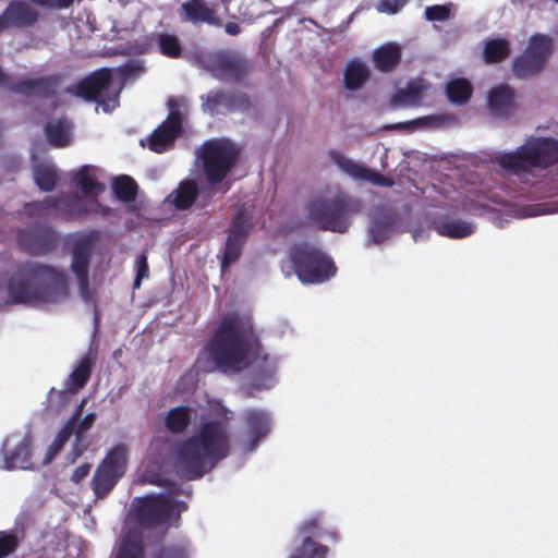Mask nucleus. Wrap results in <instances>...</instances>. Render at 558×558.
I'll return each mask as SVG.
<instances>
[{
	"label": "nucleus",
	"mask_w": 558,
	"mask_h": 558,
	"mask_svg": "<svg viewBox=\"0 0 558 558\" xmlns=\"http://www.w3.org/2000/svg\"><path fill=\"white\" fill-rule=\"evenodd\" d=\"M472 85L465 78H456L450 81L446 87L448 99L458 105H463L469 101L472 96Z\"/></svg>",
	"instance_id": "c9c22d12"
},
{
	"label": "nucleus",
	"mask_w": 558,
	"mask_h": 558,
	"mask_svg": "<svg viewBox=\"0 0 558 558\" xmlns=\"http://www.w3.org/2000/svg\"><path fill=\"white\" fill-rule=\"evenodd\" d=\"M511 53V47L505 38H493L485 41L483 60L486 64H496L505 61Z\"/></svg>",
	"instance_id": "72a5a7b5"
},
{
	"label": "nucleus",
	"mask_w": 558,
	"mask_h": 558,
	"mask_svg": "<svg viewBox=\"0 0 558 558\" xmlns=\"http://www.w3.org/2000/svg\"><path fill=\"white\" fill-rule=\"evenodd\" d=\"M429 85L424 80H411L404 88L398 89L391 97L395 107H418L424 92Z\"/></svg>",
	"instance_id": "cd10ccee"
},
{
	"label": "nucleus",
	"mask_w": 558,
	"mask_h": 558,
	"mask_svg": "<svg viewBox=\"0 0 558 558\" xmlns=\"http://www.w3.org/2000/svg\"><path fill=\"white\" fill-rule=\"evenodd\" d=\"M496 162L510 174L527 172L531 167L546 169L558 162V140L531 138L512 153L498 154Z\"/></svg>",
	"instance_id": "39448f33"
},
{
	"label": "nucleus",
	"mask_w": 558,
	"mask_h": 558,
	"mask_svg": "<svg viewBox=\"0 0 558 558\" xmlns=\"http://www.w3.org/2000/svg\"><path fill=\"white\" fill-rule=\"evenodd\" d=\"M19 247L31 255H47L58 245L56 232L47 226L20 229L16 234Z\"/></svg>",
	"instance_id": "2eb2a0df"
},
{
	"label": "nucleus",
	"mask_w": 558,
	"mask_h": 558,
	"mask_svg": "<svg viewBox=\"0 0 558 558\" xmlns=\"http://www.w3.org/2000/svg\"><path fill=\"white\" fill-rule=\"evenodd\" d=\"M149 276V268H148V262H147V255L146 253H142L137 257L136 262V276L134 280V289H138L141 287V282L143 279L148 278Z\"/></svg>",
	"instance_id": "09e8293b"
},
{
	"label": "nucleus",
	"mask_w": 558,
	"mask_h": 558,
	"mask_svg": "<svg viewBox=\"0 0 558 558\" xmlns=\"http://www.w3.org/2000/svg\"><path fill=\"white\" fill-rule=\"evenodd\" d=\"M61 75L52 74L38 78H25L11 85V92L26 97L38 96L40 98H53L57 95Z\"/></svg>",
	"instance_id": "aec40b11"
},
{
	"label": "nucleus",
	"mask_w": 558,
	"mask_h": 558,
	"mask_svg": "<svg viewBox=\"0 0 558 558\" xmlns=\"http://www.w3.org/2000/svg\"><path fill=\"white\" fill-rule=\"evenodd\" d=\"M193 410L186 405L172 408L165 417V426L172 434L183 433L191 424Z\"/></svg>",
	"instance_id": "f704fd0d"
},
{
	"label": "nucleus",
	"mask_w": 558,
	"mask_h": 558,
	"mask_svg": "<svg viewBox=\"0 0 558 558\" xmlns=\"http://www.w3.org/2000/svg\"><path fill=\"white\" fill-rule=\"evenodd\" d=\"M10 28L7 20L3 14H0V35L7 29Z\"/></svg>",
	"instance_id": "680f3d73"
},
{
	"label": "nucleus",
	"mask_w": 558,
	"mask_h": 558,
	"mask_svg": "<svg viewBox=\"0 0 558 558\" xmlns=\"http://www.w3.org/2000/svg\"><path fill=\"white\" fill-rule=\"evenodd\" d=\"M16 81H12L10 76L2 71L0 68V85L11 90V85L14 84Z\"/></svg>",
	"instance_id": "13d9d810"
},
{
	"label": "nucleus",
	"mask_w": 558,
	"mask_h": 558,
	"mask_svg": "<svg viewBox=\"0 0 558 558\" xmlns=\"http://www.w3.org/2000/svg\"><path fill=\"white\" fill-rule=\"evenodd\" d=\"M390 226L384 221H375L369 227V233L376 243L385 241L389 236Z\"/></svg>",
	"instance_id": "8fccbe9b"
},
{
	"label": "nucleus",
	"mask_w": 558,
	"mask_h": 558,
	"mask_svg": "<svg viewBox=\"0 0 558 558\" xmlns=\"http://www.w3.org/2000/svg\"><path fill=\"white\" fill-rule=\"evenodd\" d=\"M553 41L546 35H533L526 49L512 61V72L518 78H529L541 73L551 53Z\"/></svg>",
	"instance_id": "9b49d317"
},
{
	"label": "nucleus",
	"mask_w": 558,
	"mask_h": 558,
	"mask_svg": "<svg viewBox=\"0 0 558 558\" xmlns=\"http://www.w3.org/2000/svg\"><path fill=\"white\" fill-rule=\"evenodd\" d=\"M169 106L174 107L172 100L169 101ZM182 123V113L178 109L171 108L167 119L147 138V147L157 154L167 151L181 135L183 131Z\"/></svg>",
	"instance_id": "dca6fc26"
},
{
	"label": "nucleus",
	"mask_w": 558,
	"mask_h": 558,
	"mask_svg": "<svg viewBox=\"0 0 558 558\" xmlns=\"http://www.w3.org/2000/svg\"><path fill=\"white\" fill-rule=\"evenodd\" d=\"M214 367L222 373L240 372L257 360L267 361L252 319L238 314L225 317L205 347Z\"/></svg>",
	"instance_id": "f03ea898"
},
{
	"label": "nucleus",
	"mask_w": 558,
	"mask_h": 558,
	"mask_svg": "<svg viewBox=\"0 0 558 558\" xmlns=\"http://www.w3.org/2000/svg\"><path fill=\"white\" fill-rule=\"evenodd\" d=\"M433 226L439 235L451 239H462L473 234L475 231V226L472 222L453 219L449 216L436 218Z\"/></svg>",
	"instance_id": "c85d7f7f"
},
{
	"label": "nucleus",
	"mask_w": 558,
	"mask_h": 558,
	"mask_svg": "<svg viewBox=\"0 0 558 558\" xmlns=\"http://www.w3.org/2000/svg\"><path fill=\"white\" fill-rule=\"evenodd\" d=\"M73 183L82 191L85 197L90 198L89 207L86 205L78 206L77 215L98 214L107 216L109 208L98 202V195L105 192V184L96 179V168L89 165L83 166L74 175Z\"/></svg>",
	"instance_id": "4468645a"
},
{
	"label": "nucleus",
	"mask_w": 558,
	"mask_h": 558,
	"mask_svg": "<svg viewBox=\"0 0 558 558\" xmlns=\"http://www.w3.org/2000/svg\"><path fill=\"white\" fill-rule=\"evenodd\" d=\"M225 31L228 35L236 36L241 33V27L235 22H228L225 25Z\"/></svg>",
	"instance_id": "4d7b16f0"
},
{
	"label": "nucleus",
	"mask_w": 558,
	"mask_h": 558,
	"mask_svg": "<svg viewBox=\"0 0 558 558\" xmlns=\"http://www.w3.org/2000/svg\"><path fill=\"white\" fill-rule=\"evenodd\" d=\"M159 485H163L166 486L167 490L171 494V495H178L180 493V487L178 484L173 483V482H167V483H158Z\"/></svg>",
	"instance_id": "bf43d9fd"
},
{
	"label": "nucleus",
	"mask_w": 558,
	"mask_h": 558,
	"mask_svg": "<svg viewBox=\"0 0 558 558\" xmlns=\"http://www.w3.org/2000/svg\"><path fill=\"white\" fill-rule=\"evenodd\" d=\"M83 410V404H80L73 415L69 418V421L65 423V425L59 430L54 440L49 446L47 450L46 458L44 460L45 464L50 463L53 458L58 454V452L62 449V447L65 445V442L70 439V437L73 435V429L75 426V420L81 416Z\"/></svg>",
	"instance_id": "2f4dec72"
},
{
	"label": "nucleus",
	"mask_w": 558,
	"mask_h": 558,
	"mask_svg": "<svg viewBox=\"0 0 558 558\" xmlns=\"http://www.w3.org/2000/svg\"><path fill=\"white\" fill-rule=\"evenodd\" d=\"M361 202L345 194L317 198L307 204V218L319 230L344 233L352 215L361 210Z\"/></svg>",
	"instance_id": "423d86ee"
},
{
	"label": "nucleus",
	"mask_w": 558,
	"mask_h": 558,
	"mask_svg": "<svg viewBox=\"0 0 558 558\" xmlns=\"http://www.w3.org/2000/svg\"><path fill=\"white\" fill-rule=\"evenodd\" d=\"M153 558H189V544L184 541L161 546Z\"/></svg>",
	"instance_id": "37998d69"
},
{
	"label": "nucleus",
	"mask_w": 558,
	"mask_h": 558,
	"mask_svg": "<svg viewBox=\"0 0 558 558\" xmlns=\"http://www.w3.org/2000/svg\"><path fill=\"white\" fill-rule=\"evenodd\" d=\"M298 534L303 538L310 537V541L314 538L323 539L329 538L333 542L338 539V534L333 530H325L322 525V515L315 514L305 521L298 527Z\"/></svg>",
	"instance_id": "7c9ffc66"
},
{
	"label": "nucleus",
	"mask_w": 558,
	"mask_h": 558,
	"mask_svg": "<svg viewBox=\"0 0 558 558\" xmlns=\"http://www.w3.org/2000/svg\"><path fill=\"white\" fill-rule=\"evenodd\" d=\"M239 156L238 145L225 137L205 141L197 149V158L211 185L221 183L228 177L238 162Z\"/></svg>",
	"instance_id": "6e6552de"
},
{
	"label": "nucleus",
	"mask_w": 558,
	"mask_h": 558,
	"mask_svg": "<svg viewBox=\"0 0 558 558\" xmlns=\"http://www.w3.org/2000/svg\"><path fill=\"white\" fill-rule=\"evenodd\" d=\"M10 439H5L0 450V470L33 469L31 440L23 437L13 449L9 448Z\"/></svg>",
	"instance_id": "412c9836"
},
{
	"label": "nucleus",
	"mask_w": 558,
	"mask_h": 558,
	"mask_svg": "<svg viewBox=\"0 0 558 558\" xmlns=\"http://www.w3.org/2000/svg\"><path fill=\"white\" fill-rule=\"evenodd\" d=\"M73 393L66 387L63 390L51 388L47 395L46 410L54 414L61 412L70 402V397Z\"/></svg>",
	"instance_id": "a19ab883"
},
{
	"label": "nucleus",
	"mask_w": 558,
	"mask_h": 558,
	"mask_svg": "<svg viewBox=\"0 0 558 558\" xmlns=\"http://www.w3.org/2000/svg\"><path fill=\"white\" fill-rule=\"evenodd\" d=\"M34 180L41 191L51 192L54 190L58 182L57 170L51 166H36L34 169Z\"/></svg>",
	"instance_id": "4c0bfd02"
},
{
	"label": "nucleus",
	"mask_w": 558,
	"mask_h": 558,
	"mask_svg": "<svg viewBox=\"0 0 558 558\" xmlns=\"http://www.w3.org/2000/svg\"><path fill=\"white\" fill-rule=\"evenodd\" d=\"M402 59L400 44L390 41L377 47L372 53L374 68L381 73H390L397 69Z\"/></svg>",
	"instance_id": "b1692460"
},
{
	"label": "nucleus",
	"mask_w": 558,
	"mask_h": 558,
	"mask_svg": "<svg viewBox=\"0 0 558 558\" xmlns=\"http://www.w3.org/2000/svg\"><path fill=\"white\" fill-rule=\"evenodd\" d=\"M128 464V449L124 445L112 447L97 466L90 487L97 499L106 498L123 476Z\"/></svg>",
	"instance_id": "9d476101"
},
{
	"label": "nucleus",
	"mask_w": 558,
	"mask_h": 558,
	"mask_svg": "<svg viewBox=\"0 0 558 558\" xmlns=\"http://www.w3.org/2000/svg\"><path fill=\"white\" fill-rule=\"evenodd\" d=\"M174 512L170 495L154 494L137 499L134 518L138 526L130 527L122 536L114 558H145L144 535L141 527L155 530L170 525Z\"/></svg>",
	"instance_id": "20e7f679"
},
{
	"label": "nucleus",
	"mask_w": 558,
	"mask_h": 558,
	"mask_svg": "<svg viewBox=\"0 0 558 558\" xmlns=\"http://www.w3.org/2000/svg\"><path fill=\"white\" fill-rule=\"evenodd\" d=\"M437 120H438V118H436L434 116L422 117V118L414 119L412 121L398 123L395 125V129H414L416 126H424L429 123H435V122H437Z\"/></svg>",
	"instance_id": "3c124183"
},
{
	"label": "nucleus",
	"mask_w": 558,
	"mask_h": 558,
	"mask_svg": "<svg viewBox=\"0 0 558 558\" xmlns=\"http://www.w3.org/2000/svg\"><path fill=\"white\" fill-rule=\"evenodd\" d=\"M96 421L95 413H88L85 417L78 422V417L75 420V426L73 429V435L77 438V441H82L84 434L88 432Z\"/></svg>",
	"instance_id": "de8ad7c7"
},
{
	"label": "nucleus",
	"mask_w": 558,
	"mask_h": 558,
	"mask_svg": "<svg viewBox=\"0 0 558 558\" xmlns=\"http://www.w3.org/2000/svg\"><path fill=\"white\" fill-rule=\"evenodd\" d=\"M252 228L253 220L251 210L245 204H243L235 209L227 230L228 235L221 262L222 268L239 259Z\"/></svg>",
	"instance_id": "f8f14e48"
},
{
	"label": "nucleus",
	"mask_w": 558,
	"mask_h": 558,
	"mask_svg": "<svg viewBox=\"0 0 558 558\" xmlns=\"http://www.w3.org/2000/svg\"><path fill=\"white\" fill-rule=\"evenodd\" d=\"M112 78V71L108 68H101L82 78L75 86L68 87L65 93L75 95L86 101H96L106 107L107 104L102 99V95L110 87Z\"/></svg>",
	"instance_id": "f3484780"
},
{
	"label": "nucleus",
	"mask_w": 558,
	"mask_h": 558,
	"mask_svg": "<svg viewBox=\"0 0 558 558\" xmlns=\"http://www.w3.org/2000/svg\"><path fill=\"white\" fill-rule=\"evenodd\" d=\"M403 4V0H379L377 9L379 12L396 14Z\"/></svg>",
	"instance_id": "603ef678"
},
{
	"label": "nucleus",
	"mask_w": 558,
	"mask_h": 558,
	"mask_svg": "<svg viewBox=\"0 0 558 558\" xmlns=\"http://www.w3.org/2000/svg\"><path fill=\"white\" fill-rule=\"evenodd\" d=\"M329 158L341 171L354 180L369 182L377 186H391L393 184L390 178L354 162L339 150L331 149L329 151Z\"/></svg>",
	"instance_id": "6ab92c4d"
},
{
	"label": "nucleus",
	"mask_w": 558,
	"mask_h": 558,
	"mask_svg": "<svg viewBox=\"0 0 558 558\" xmlns=\"http://www.w3.org/2000/svg\"><path fill=\"white\" fill-rule=\"evenodd\" d=\"M202 109L210 116L245 112L251 108L250 97L238 89H213L201 96Z\"/></svg>",
	"instance_id": "ddd939ff"
},
{
	"label": "nucleus",
	"mask_w": 558,
	"mask_h": 558,
	"mask_svg": "<svg viewBox=\"0 0 558 558\" xmlns=\"http://www.w3.org/2000/svg\"><path fill=\"white\" fill-rule=\"evenodd\" d=\"M289 258L293 271L304 284H319L335 276L333 260L320 248L307 243L295 244L290 248Z\"/></svg>",
	"instance_id": "0eeeda50"
},
{
	"label": "nucleus",
	"mask_w": 558,
	"mask_h": 558,
	"mask_svg": "<svg viewBox=\"0 0 558 558\" xmlns=\"http://www.w3.org/2000/svg\"><path fill=\"white\" fill-rule=\"evenodd\" d=\"M160 52L168 58H179L182 53V45L179 38L169 33H161L157 37Z\"/></svg>",
	"instance_id": "79ce46f5"
},
{
	"label": "nucleus",
	"mask_w": 558,
	"mask_h": 558,
	"mask_svg": "<svg viewBox=\"0 0 558 558\" xmlns=\"http://www.w3.org/2000/svg\"><path fill=\"white\" fill-rule=\"evenodd\" d=\"M424 14L427 21L444 22L450 17V10L446 5L436 4L427 7Z\"/></svg>",
	"instance_id": "49530a36"
},
{
	"label": "nucleus",
	"mask_w": 558,
	"mask_h": 558,
	"mask_svg": "<svg viewBox=\"0 0 558 558\" xmlns=\"http://www.w3.org/2000/svg\"><path fill=\"white\" fill-rule=\"evenodd\" d=\"M174 511H177V521H180V513L187 509V506L184 501H178L173 499Z\"/></svg>",
	"instance_id": "052dcab7"
},
{
	"label": "nucleus",
	"mask_w": 558,
	"mask_h": 558,
	"mask_svg": "<svg viewBox=\"0 0 558 558\" xmlns=\"http://www.w3.org/2000/svg\"><path fill=\"white\" fill-rule=\"evenodd\" d=\"M217 415L218 418L202 423L194 435L175 446L173 466L179 477L198 480L230 454L227 425L232 412L220 405Z\"/></svg>",
	"instance_id": "f257e3e1"
},
{
	"label": "nucleus",
	"mask_w": 558,
	"mask_h": 558,
	"mask_svg": "<svg viewBox=\"0 0 558 558\" xmlns=\"http://www.w3.org/2000/svg\"><path fill=\"white\" fill-rule=\"evenodd\" d=\"M20 545V539L14 532L0 531V558L13 554Z\"/></svg>",
	"instance_id": "a18cd8bd"
},
{
	"label": "nucleus",
	"mask_w": 558,
	"mask_h": 558,
	"mask_svg": "<svg viewBox=\"0 0 558 558\" xmlns=\"http://www.w3.org/2000/svg\"><path fill=\"white\" fill-rule=\"evenodd\" d=\"M90 468L89 463L78 465L71 474V481L75 484L81 483L89 474Z\"/></svg>",
	"instance_id": "5fc2aeb1"
},
{
	"label": "nucleus",
	"mask_w": 558,
	"mask_h": 558,
	"mask_svg": "<svg viewBox=\"0 0 558 558\" xmlns=\"http://www.w3.org/2000/svg\"><path fill=\"white\" fill-rule=\"evenodd\" d=\"M487 102L493 114L508 118L515 108L514 90L507 84L494 87L488 93Z\"/></svg>",
	"instance_id": "393cba45"
},
{
	"label": "nucleus",
	"mask_w": 558,
	"mask_h": 558,
	"mask_svg": "<svg viewBox=\"0 0 558 558\" xmlns=\"http://www.w3.org/2000/svg\"><path fill=\"white\" fill-rule=\"evenodd\" d=\"M60 201V197L48 196L43 202L25 204V210L31 215H47L50 210L59 207Z\"/></svg>",
	"instance_id": "c03bdc74"
},
{
	"label": "nucleus",
	"mask_w": 558,
	"mask_h": 558,
	"mask_svg": "<svg viewBox=\"0 0 558 558\" xmlns=\"http://www.w3.org/2000/svg\"><path fill=\"white\" fill-rule=\"evenodd\" d=\"M556 2H558V0H555Z\"/></svg>",
	"instance_id": "e2e57ef3"
},
{
	"label": "nucleus",
	"mask_w": 558,
	"mask_h": 558,
	"mask_svg": "<svg viewBox=\"0 0 558 558\" xmlns=\"http://www.w3.org/2000/svg\"><path fill=\"white\" fill-rule=\"evenodd\" d=\"M81 442L82 441H77V438L75 437V444H74L73 450L71 452V454H72L71 462H74L85 451L86 446H82Z\"/></svg>",
	"instance_id": "6e6d98bb"
},
{
	"label": "nucleus",
	"mask_w": 558,
	"mask_h": 558,
	"mask_svg": "<svg viewBox=\"0 0 558 558\" xmlns=\"http://www.w3.org/2000/svg\"><path fill=\"white\" fill-rule=\"evenodd\" d=\"M369 70L360 60H351L344 69V87L349 90L360 89L369 78Z\"/></svg>",
	"instance_id": "473e14b6"
},
{
	"label": "nucleus",
	"mask_w": 558,
	"mask_h": 558,
	"mask_svg": "<svg viewBox=\"0 0 558 558\" xmlns=\"http://www.w3.org/2000/svg\"><path fill=\"white\" fill-rule=\"evenodd\" d=\"M199 196L197 183L193 179L180 181L178 186L168 195L169 202L177 210H189Z\"/></svg>",
	"instance_id": "bb28decb"
},
{
	"label": "nucleus",
	"mask_w": 558,
	"mask_h": 558,
	"mask_svg": "<svg viewBox=\"0 0 558 558\" xmlns=\"http://www.w3.org/2000/svg\"><path fill=\"white\" fill-rule=\"evenodd\" d=\"M94 363L95 361L90 354H86L80 360L78 364L70 374L65 383V386L70 391L76 393L78 390L84 388L92 376Z\"/></svg>",
	"instance_id": "c756f323"
},
{
	"label": "nucleus",
	"mask_w": 558,
	"mask_h": 558,
	"mask_svg": "<svg viewBox=\"0 0 558 558\" xmlns=\"http://www.w3.org/2000/svg\"><path fill=\"white\" fill-rule=\"evenodd\" d=\"M46 135L50 144L56 147H64L69 143L68 129L65 120H58L54 123H48L46 125Z\"/></svg>",
	"instance_id": "ea45409f"
},
{
	"label": "nucleus",
	"mask_w": 558,
	"mask_h": 558,
	"mask_svg": "<svg viewBox=\"0 0 558 558\" xmlns=\"http://www.w3.org/2000/svg\"><path fill=\"white\" fill-rule=\"evenodd\" d=\"M328 547L310 537L303 538L300 546L295 547L289 558H326Z\"/></svg>",
	"instance_id": "e433bc0d"
},
{
	"label": "nucleus",
	"mask_w": 558,
	"mask_h": 558,
	"mask_svg": "<svg viewBox=\"0 0 558 558\" xmlns=\"http://www.w3.org/2000/svg\"><path fill=\"white\" fill-rule=\"evenodd\" d=\"M243 421L246 424L250 442L247 451H253L259 440L266 437L270 430V418L265 411L250 409L243 413Z\"/></svg>",
	"instance_id": "4be33fe9"
},
{
	"label": "nucleus",
	"mask_w": 558,
	"mask_h": 558,
	"mask_svg": "<svg viewBox=\"0 0 558 558\" xmlns=\"http://www.w3.org/2000/svg\"><path fill=\"white\" fill-rule=\"evenodd\" d=\"M114 195L123 202H132L137 195V184L135 180L129 175H121L113 181L112 184Z\"/></svg>",
	"instance_id": "58836bf2"
},
{
	"label": "nucleus",
	"mask_w": 558,
	"mask_h": 558,
	"mask_svg": "<svg viewBox=\"0 0 558 558\" xmlns=\"http://www.w3.org/2000/svg\"><path fill=\"white\" fill-rule=\"evenodd\" d=\"M180 16L184 22L207 23L214 26H221V20L216 15L214 9L206 5L203 0H191L180 7Z\"/></svg>",
	"instance_id": "5701e85b"
},
{
	"label": "nucleus",
	"mask_w": 558,
	"mask_h": 558,
	"mask_svg": "<svg viewBox=\"0 0 558 558\" xmlns=\"http://www.w3.org/2000/svg\"><path fill=\"white\" fill-rule=\"evenodd\" d=\"M94 239L90 235H81L72 243L71 270L77 279L80 292L84 299L89 295V264L92 259Z\"/></svg>",
	"instance_id": "a211bd4d"
},
{
	"label": "nucleus",
	"mask_w": 558,
	"mask_h": 558,
	"mask_svg": "<svg viewBox=\"0 0 558 558\" xmlns=\"http://www.w3.org/2000/svg\"><path fill=\"white\" fill-rule=\"evenodd\" d=\"M7 290L11 304H57L70 294L65 271L39 262L22 264L10 277Z\"/></svg>",
	"instance_id": "7ed1b4c3"
},
{
	"label": "nucleus",
	"mask_w": 558,
	"mask_h": 558,
	"mask_svg": "<svg viewBox=\"0 0 558 558\" xmlns=\"http://www.w3.org/2000/svg\"><path fill=\"white\" fill-rule=\"evenodd\" d=\"M201 68L218 80L233 84H242L253 70L252 62L240 51L218 49L199 59Z\"/></svg>",
	"instance_id": "1a4fd4ad"
},
{
	"label": "nucleus",
	"mask_w": 558,
	"mask_h": 558,
	"mask_svg": "<svg viewBox=\"0 0 558 558\" xmlns=\"http://www.w3.org/2000/svg\"><path fill=\"white\" fill-rule=\"evenodd\" d=\"M32 2L51 9H68L74 0H31Z\"/></svg>",
	"instance_id": "864d4df0"
},
{
	"label": "nucleus",
	"mask_w": 558,
	"mask_h": 558,
	"mask_svg": "<svg viewBox=\"0 0 558 558\" xmlns=\"http://www.w3.org/2000/svg\"><path fill=\"white\" fill-rule=\"evenodd\" d=\"M9 27H28L38 20V12L23 1L11 2L2 12Z\"/></svg>",
	"instance_id": "a878e982"
}]
</instances>
